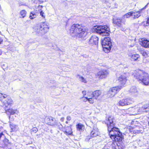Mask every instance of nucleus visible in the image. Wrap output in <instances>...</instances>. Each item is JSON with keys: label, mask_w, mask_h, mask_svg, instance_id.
Here are the masks:
<instances>
[{"label": "nucleus", "mask_w": 149, "mask_h": 149, "mask_svg": "<svg viewBox=\"0 0 149 149\" xmlns=\"http://www.w3.org/2000/svg\"><path fill=\"white\" fill-rule=\"evenodd\" d=\"M114 118L112 116L107 117L105 121V124L108 127L110 138L116 141H121L122 140V134L118 128L114 127L113 123Z\"/></svg>", "instance_id": "1"}, {"label": "nucleus", "mask_w": 149, "mask_h": 149, "mask_svg": "<svg viewBox=\"0 0 149 149\" xmlns=\"http://www.w3.org/2000/svg\"><path fill=\"white\" fill-rule=\"evenodd\" d=\"M88 29L87 28L78 24H73L70 29V33L73 37L84 38L87 35Z\"/></svg>", "instance_id": "2"}, {"label": "nucleus", "mask_w": 149, "mask_h": 149, "mask_svg": "<svg viewBox=\"0 0 149 149\" xmlns=\"http://www.w3.org/2000/svg\"><path fill=\"white\" fill-rule=\"evenodd\" d=\"M134 77L138 81H141L145 85H148L149 84V75L146 73L138 70L134 71L133 73Z\"/></svg>", "instance_id": "3"}, {"label": "nucleus", "mask_w": 149, "mask_h": 149, "mask_svg": "<svg viewBox=\"0 0 149 149\" xmlns=\"http://www.w3.org/2000/svg\"><path fill=\"white\" fill-rule=\"evenodd\" d=\"M49 28L47 23L43 22L40 23L38 26L35 27L34 31L38 35L42 36L48 32Z\"/></svg>", "instance_id": "4"}, {"label": "nucleus", "mask_w": 149, "mask_h": 149, "mask_svg": "<svg viewBox=\"0 0 149 149\" xmlns=\"http://www.w3.org/2000/svg\"><path fill=\"white\" fill-rule=\"evenodd\" d=\"M92 31L102 36H108L110 32V29L107 26H96L92 29Z\"/></svg>", "instance_id": "5"}, {"label": "nucleus", "mask_w": 149, "mask_h": 149, "mask_svg": "<svg viewBox=\"0 0 149 149\" xmlns=\"http://www.w3.org/2000/svg\"><path fill=\"white\" fill-rule=\"evenodd\" d=\"M101 42L104 52L107 53L109 52L112 46L110 38L106 37L103 40L102 39Z\"/></svg>", "instance_id": "6"}, {"label": "nucleus", "mask_w": 149, "mask_h": 149, "mask_svg": "<svg viewBox=\"0 0 149 149\" xmlns=\"http://www.w3.org/2000/svg\"><path fill=\"white\" fill-rule=\"evenodd\" d=\"M45 122L48 125L53 127L59 126L60 129H62L63 127L60 123L58 122L54 118L51 117L47 118L45 119Z\"/></svg>", "instance_id": "7"}, {"label": "nucleus", "mask_w": 149, "mask_h": 149, "mask_svg": "<svg viewBox=\"0 0 149 149\" xmlns=\"http://www.w3.org/2000/svg\"><path fill=\"white\" fill-rule=\"evenodd\" d=\"M134 102V100L133 98L130 97L120 100L118 102L117 105L119 106H123L128 105L132 104Z\"/></svg>", "instance_id": "8"}, {"label": "nucleus", "mask_w": 149, "mask_h": 149, "mask_svg": "<svg viewBox=\"0 0 149 149\" xmlns=\"http://www.w3.org/2000/svg\"><path fill=\"white\" fill-rule=\"evenodd\" d=\"M138 127L137 126L135 128L129 126V127L127 128V132L126 134L127 135V134L128 133L129 136H131V134L140 133V131L138 130Z\"/></svg>", "instance_id": "9"}, {"label": "nucleus", "mask_w": 149, "mask_h": 149, "mask_svg": "<svg viewBox=\"0 0 149 149\" xmlns=\"http://www.w3.org/2000/svg\"><path fill=\"white\" fill-rule=\"evenodd\" d=\"M109 74V72L106 70L100 71L97 74L96 77L99 79H102L106 78Z\"/></svg>", "instance_id": "10"}, {"label": "nucleus", "mask_w": 149, "mask_h": 149, "mask_svg": "<svg viewBox=\"0 0 149 149\" xmlns=\"http://www.w3.org/2000/svg\"><path fill=\"white\" fill-rule=\"evenodd\" d=\"M129 91L133 97L136 98L139 96V92L135 86L131 87Z\"/></svg>", "instance_id": "11"}, {"label": "nucleus", "mask_w": 149, "mask_h": 149, "mask_svg": "<svg viewBox=\"0 0 149 149\" xmlns=\"http://www.w3.org/2000/svg\"><path fill=\"white\" fill-rule=\"evenodd\" d=\"M140 45L143 47L146 48H149V40L146 38H141L139 40Z\"/></svg>", "instance_id": "12"}, {"label": "nucleus", "mask_w": 149, "mask_h": 149, "mask_svg": "<svg viewBox=\"0 0 149 149\" xmlns=\"http://www.w3.org/2000/svg\"><path fill=\"white\" fill-rule=\"evenodd\" d=\"M100 134L99 130L95 124L93 125L92 130L91 132V136L92 137H95L98 136Z\"/></svg>", "instance_id": "13"}, {"label": "nucleus", "mask_w": 149, "mask_h": 149, "mask_svg": "<svg viewBox=\"0 0 149 149\" xmlns=\"http://www.w3.org/2000/svg\"><path fill=\"white\" fill-rule=\"evenodd\" d=\"M130 110L133 112L134 115L139 114L142 112V107H139L138 105L135 106L134 107L130 108Z\"/></svg>", "instance_id": "14"}, {"label": "nucleus", "mask_w": 149, "mask_h": 149, "mask_svg": "<svg viewBox=\"0 0 149 149\" xmlns=\"http://www.w3.org/2000/svg\"><path fill=\"white\" fill-rule=\"evenodd\" d=\"M117 81L120 84V86H123L125 84L126 81V76L125 74L121 75L117 79Z\"/></svg>", "instance_id": "15"}, {"label": "nucleus", "mask_w": 149, "mask_h": 149, "mask_svg": "<svg viewBox=\"0 0 149 149\" xmlns=\"http://www.w3.org/2000/svg\"><path fill=\"white\" fill-rule=\"evenodd\" d=\"M113 23L115 25L120 27H122L123 24H124V21L123 18H117L113 19Z\"/></svg>", "instance_id": "16"}, {"label": "nucleus", "mask_w": 149, "mask_h": 149, "mask_svg": "<svg viewBox=\"0 0 149 149\" xmlns=\"http://www.w3.org/2000/svg\"><path fill=\"white\" fill-rule=\"evenodd\" d=\"M128 56L130 60L132 61H139L140 58L139 55L137 54H132L131 53L128 54Z\"/></svg>", "instance_id": "17"}, {"label": "nucleus", "mask_w": 149, "mask_h": 149, "mask_svg": "<svg viewBox=\"0 0 149 149\" xmlns=\"http://www.w3.org/2000/svg\"><path fill=\"white\" fill-rule=\"evenodd\" d=\"M98 38L95 36L91 37L89 40V43L92 45H96L98 43Z\"/></svg>", "instance_id": "18"}, {"label": "nucleus", "mask_w": 149, "mask_h": 149, "mask_svg": "<svg viewBox=\"0 0 149 149\" xmlns=\"http://www.w3.org/2000/svg\"><path fill=\"white\" fill-rule=\"evenodd\" d=\"M90 93L91 94V95L93 96L95 98V100L98 99V97L102 94V92L99 90H97L94 91L93 92H90Z\"/></svg>", "instance_id": "19"}, {"label": "nucleus", "mask_w": 149, "mask_h": 149, "mask_svg": "<svg viewBox=\"0 0 149 149\" xmlns=\"http://www.w3.org/2000/svg\"><path fill=\"white\" fill-rule=\"evenodd\" d=\"M87 96H88V101L90 104H93L95 100V98L91 95V94L90 92L87 93Z\"/></svg>", "instance_id": "20"}, {"label": "nucleus", "mask_w": 149, "mask_h": 149, "mask_svg": "<svg viewBox=\"0 0 149 149\" xmlns=\"http://www.w3.org/2000/svg\"><path fill=\"white\" fill-rule=\"evenodd\" d=\"M6 113L8 115H14L15 114H18L19 113L17 109H8L6 111Z\"/></svg>", "instance_id": "21"}, {"label": "nucleus", "mask_w": 149, "mask_h": 149, "mask_svg": "<svg viewBox=\"0 0 149 149\" xmlns=\"http://www.w3.org/2000/svg\"><path fill=\"white\" fill-rule=\"evenodd\" d=\"M5 107H7V105H11L13 103V101L10 97L7 98L6 102H3Z\"/></svg>", "instance_id": "22"}, {"label": "nucleus", "mask_w": 149, "mask_h": 149, "mask_svg": "<svg viewBox=\"0 0 149 149\" xmlns=\"http://www.w3.org/2000/svg\"><path fill=\"white\" fill-rule=\"evenodd\" d=\"M76 127L77 130L80 132L83 131L84 128V125L80 123L77 124Z\"/></svg>", "instance_id": "23"}, {"label": "nucleus", "mask_w": 149, "mask_h": 149, "mask_svg": "<svg viewBox=\"0 0 149 149\" xmlns=\"http://www.w3.org/2000/svg\"><path fill=\"white\" fill-rule=\"evenodd\" d=\"M111 88L116 94L121 89V88H122V86H118L116 87H114Z\"/></svg>", "instance_id": "24"}, {"label": "nucleus", "mask_w": 149, "mask_h": 149, "mask_svg": "<svg viewBox=\"0 0 149 149\" xmlns=\"http://www.w3.org/2000/svg\"><path fill=\"white\" fill-rule=\"evenodd\" d=\"M116 94V93L110 88L108 92V96L110 97H112L114 96Z\"/></svg>", "instance_id": "25"}, {"label": "nucleus", "mask_w": 149, "mask_h": 149, "mask_svg": "<svg viewBox=\"0 0 149 149\" xmlns=\"http://www.w3.org/2000/svg\"><path fill=\"white\" fill-rule=\"evenodd\" d=\"M142 112H146L149 114V105H144L142 107Z\"/></svg>", "instance_id": "26"}, {"label": "nucleus", "mask_w": 149, "mask_h": 149, "mask_svg": "<svg viewBox=\"0 0 149 149\" xmlns=\"http://www.w3.org/2000/svg\"><path fill=\"white\" fill-rule=\"evenodd\" d=\"M10 127L12 130L11 132L16 131L18 130L17 126L14 124H10Z\"/></svg>", "instance_id": "27"}, {"label": "nucleus", "mask_w": 149, "mask_h": 149, "mask_svg": "<svg viewBox=\"0 0 149 149\" xmlns=\"http://www.w3.org/2000/svg\"><path fill=\"white\" fill-rule=\"evenodd\" d=\"M132 15L134 16V18H137L139 17L140 15V11H137L136 12H132Z\"/></svg>", "instance_id": "28"}, {"label": "nucleus", "mask_w": 149, "mask_h": 149, "mask_svg": "<svg viewBox=\"0 0 149 149\" xmlns=\"http://www.w3.org/2000/svg\"><path fill=\"white\" fill-rule=\"evenodd\" d=\"M77 78L81 82L84 83H86V80L84 77L79 75H78L77 76Z\"/></svg>", "instance_id": "29"}, {"label": "nucleus", "mask_w": 149, "mask_h": 149, "mask_svg": "<svg viewBox=\"0 0 149 149\" xmlns=\"http://www.w3.org/2000/svg\"><path fill=\"white\" fill-rule=\"evenodd\" d=\"M132 11L129 12L127 13L124 16L122 17V18L123 19L124 18H127L129 17L130 16H132Z\"/></svg>", "instance_id": "30"}, {"label": "nucleus", "mask_w": 149, "mask_h": 149, "mask_svg": "<svg viewBox=\"0 0 149 149\" xmlns=\"http://www.w3.org/2000/svg\"><path fill=\"white\" fill-rule=\"evenodd\" d=\"M26 14V12L25 10H21L20 12V15L22 16V17L23 18L24 17Z\"/></svg>", "instance_id": "31"}, {"label": "nucleus", "mask_w": 149, "mask_h": 149, "mask_svg": "<svg viewBox=\"0 0 149 149\" xmlns=\"http://www.w3.org/2000/svg\"><path fill=\"white\" fill-rule=\"evenodd\" d=\"M68 128L69 129V130L68 131L67 129H66L65 132L68 134L70 135L72 133V131L71 129V127H70L69 126L68 127Z\"/></svg>", "instance_id": "32"}, {"label": "nucleus", "mask_w": 149, "mask_h": 149, "mask_svg": "<svg viewBox=\"0 0 149 149\" xmlns=\"http://www.w3.org/2000/svg\"><path fill=\"white\" fill-rule=\"evenodd\" d=\"M36 14L33 13H31L29 16V18L31 19H33L36 17Z\"/></svg>", "instance_id": "33"}, {"label": "nucleus", "mask_w": 149, "mask_h": 149, "mask_svg": "<svg viewBox=\"0 0 149 149\" xmlns=\"http://www.w3.org/2000/svg\"><path fill=\"white\" fill-rule=\"evenodd\" d=\"M7 97V95L6 94L3 95L2 93H0V100L2 101L4 98H5Z\"/></svg>", "instance_id": "34"}, {"label": "nucleus", "mask_w": 149, "mask_h": 149, "mask_svg": "<svg viewBox=\"0 0 149 149\" xmlns=\"http://www.w3.org/2000/svg\"><path fill=\"white\" fill-rule=\"evenodd\" d=\"M102 1L103 3L106 4L108 7H110V4L109 2V0H102Z\"/></svg>", "instance_id": "35"}, {"label": "nucleus", "mask_w": 149, "mask_h": 149, "mask_svg": "<svg viewBox=\"0 0 149 149\" xmlns=\"http://www.w3.org/2000/svg\"><path fill=\"white\" fill-rule=\"evenodd\" d=\"M82 100L84 102H86L88 101V96H87L86 97L83 96L81 98Z\"/></svg>", "instance_id": "36"}, {"label": "nucleus", "mask_w": 149, "mask_h": 149, "mask_svg": "<svg viewBox=\"0 0 149 149\" xmlns=\"http://www.w3.org/2000/svg\"><path fill=\"white\" fill-rule=\"evenodd\" d=\"M113 149H123L122 147L120 146H119L118 144H116L115 146H113Z\"/></svg>", "instance_id": "37"}, {"label": "nucleus", "mask_w": 149, "mask_h": 149, "mask_svg": "<svg viewBox=\"0 0 149 149\" xmlns=\"http://www.w3.org/2000/svg\"><path fill=\"white\" fill-rule=\"evenodd\" d=\"M146 58L149 57L148 52H143L142 54Z\"/></svg>", "instance_id": "38"}, {"label": "nucleus", "mask_w": 149, "mask_h": 149, "mask_svg": "<svg viewBox=\"0 0 149 149\" xmlns=\"http://www.w3.org/2000/svg\"><path fill=\"white\" fill-rule=\"evenodd\" d=\"M38 131V129L35 127H34L31 129V132H33L34 133H36Z\"/></svg>", "instance_id": "39"}, {"label": "nucleus", "mask_w": 149, "mask_h": 149, "mask_svg": "<svg viewBox=\"0 0 149 149\" xmlns=\"http://www.w3.org/2000/svg\"><path fill=\"white\" fill-rule=\"evenodd\" d=\"M40 15L44 18L45 17V16L44 15V13L43 12V11L42 10L40 12Z\"/></svg>", "instance_id": "40"}, {"label": "nucleus", "mask_w": 149, "mask_h": 149, "mask_svg": "<svg viewBox=\"0 0 149 149\" xmlns=\"http://www.w3.org/2000/svg\"><path fill=\"white\" fill-rule=\"evenodd\" d=\"M82 93L83 94V96H84L85 95H86L87 96V93H86L85 91H82Z\"/></svg>", "instance_id": "41"}, {"label": "nucleus", "mask_w": 149, "mask_h": 149, "mask_svg": "<svg viewBox=\"0 0 149 149\" xmlns=\"http://www.w3.org/2000/svg\"><path fill=\"white\" fill-rule=\"evenodd\" d=\"M66 119L70 121L71 120V118L70 116H68L67 117Z\"/></svg>", "instance_id": "42"}, {"label": "nucleus", "mask_w": 149, "mask_h": 149, "mask_svg": "<svg viewBox=\"0 0 149 149\" xmlns=\"http://www.w3.org/2000/svg\"><path fill=\"white\" fill-rule=\"evenodd\" d=\"M137 123V122L136 121H132L131 122V124L132 125L133 124L136 125Z\"/></svg>", "instance_id": "43"}, {"label": "nucleus", "mask_w": 149, "mask_h": 149, "mask_svg": "<svg viewBox=\"0 0 149 149\" xmlns=\"http://www.w3.org/2000/svg\"><path fill=\"white\" fill-rule=\"evenodd\" d=\"M64 120V117H62L61 118V119L60 120L62 122H63Z\"/></svg>", "instance_id": "44"}, {"label": "nucleus", "mask_w": 149, "mask_h": 149, "mask_svg": "<svg viewBox=\"0 0 149 149\" xmlns=\"http://www.w3.org/2000/svg\"><path fill=\"white\" fill-rule=\"evenodd\" d=\"M4 136V135L3 133H1L0 134V139H1V137L3 136Z\"/></svg>", "instance_id": "45"}, {"label": "nucleus", "mask_w": 149, "mask_h": 149, "mask_svg": "<svg viewBox=\"0 0 149 149\" xmlns=\"http://www.w3.org/2000/svg\"><path fill=\"white\" fill-rule=\"evenodd\" d=\"M40 2V3H42L45 0H38Z\"/></svg>", "instance_id": "46"}, {"label": "nucleus", "mask_w": 149, "mask_h": 149, "mask_svg": "<svg viewBox=\"0 0 149 149\" xmlns=\"http://www.w3.org/2000/svg\"><path fill=\"white\" fill-rule=\"evenodd\" d=\"M38 8H39V9H41L42 7V6H38Z\"/></svg>", "instance_id": "47"}, {"label": "nucleus", "mask_w": 149, "mask_h": 149, "mask_svg": "<svg viewBox=\"0 0 149 149\" xmlns=\"http://www.w3.org/2000/svg\"><path fill=\"white\" fill-rule=\"evenodd\" d=\"M147 23L149 24V18L148 19L147 21Z\"/></svg>", "instance_id": "48"}, {"label": "nucleus", "mask_w": 149, "mask_h": 149, "mask_svg": "<svg viewBox=\"0 0 149 149\" xmlns=\"http://www.w3.org/2000/svg\"><path fill=\"white\" fill-rule=\"evenodd\" d=\"M2 42L1 40H0V44L1 43V42Z\"/></svg>", "instance_id": "49"}, {"label": "nucleus", "mask_w": 149, "mask_h": 149, "mask_svg": "<svg viewBox=\"0 0 149 149\" xmlns=\"http://www.w3.org/2000/svg\"><path fill=\"white\" fill-rule=\"evenodd\" d=\"M1 50H0V55H1Z\"/></svg>", "instance_id": "50"}, {"label": "nucleus", "mask_w": 149, "mask_h": 149, "mask_svg": "<svg viewBox=\"0 0 149 149\" xmlns=\"http://www.w3.org/2000/svg\"><path fill=\"white\" fill-rule=\"evenodd\" d=\"M65 123H66V124H68V121H66Z\"/></svg>", "instance_id": "51"}, {"label": "nucleus", "mask_w": 149, "mask_h": 149, "mask_svg": "<svg viewBox=\"0 0 149 149\" xmlns=\"http://www.w3.org/2000/svg\"><path fill=\"white\" fill-rule=\"evenodd\" d=\"M148 125L149 126V120L148 123Z\"/></svg>", "instance_id": "52"}]
</instances>
